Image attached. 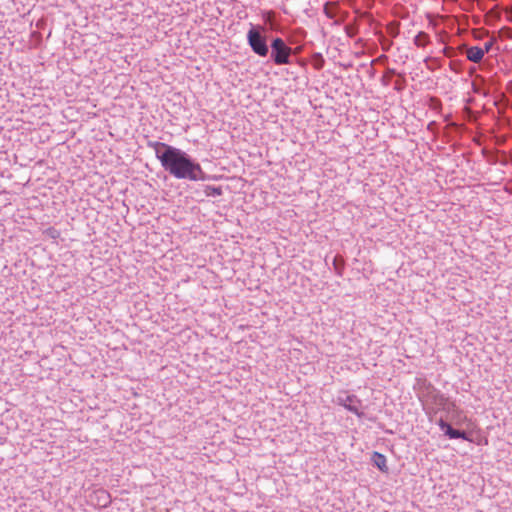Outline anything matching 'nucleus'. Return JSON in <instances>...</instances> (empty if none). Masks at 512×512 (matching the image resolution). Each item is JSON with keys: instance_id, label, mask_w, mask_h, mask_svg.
Masks as SVG:
<instances>
[{"instance_id": "obj_1", "label": "nucleus", "mask_w": 512, "mask_h": 512, "mask_svg": "<svg viewBox=\"0 0 512 512\" xmlns=\"http://www.w3.org/2000/svg\"><path fill=\"white\" fill-rule=\"evenodd\" d=\"M147 146L154 150L162 168L175 179L189 181L208 179L209 176L201 165L182 149L159 141H148Z\"/></svg>"}, {"instance_id": "obj_2", "label": "nucleus", "mask_w": 512, "mask_h": 512, "mask_svg": "<svg viewBox=\"0 0 512 512\" xmlns=\"http://www.w3.org/2000/svg\"><path fill=\"white\" fill-rule=\"evenodd\" d=\"M247 44L254 54L259 57H266L269 54L270 45L266 36V27L250 23L246 34Z\"/></svg>"}, {"instance_id": "obj_3", "label": "nucleus", "mask_w": 512, "mask_h": 512, "mask_svg": "<svg viewBox=\"0 0 512 512\" xmlns=\"http://www.w3.org/2000/svg\"><path fill=\"white\" fill-rule=\"evenodd\" d=\"M426 409L428 414L436 415L440 411L450 414L455 411L456 404L440 391L433 389L427 395Z\"/></svg>"}, {"instance_id": "obj_4", "label": "nucleus", "mask_w": 512, "mask_h": 512, "mask_svg": "<svg viewBox=\"0 0 512 512\" xmlns=\"http://www.w3.org/2000/svg\"><path fill=\"white\" fill-rule=\"evenodd\" d=\"M270 48V59L275 65L281 66L291 63L293 50L282 38H273L270 43Z\"/></svg>"}, {"instance_id": "obj_5", "label": "nucleus", "mask_w": 512, "mask_h": 512, "mask_svg": "<svg viewBox=\"0 0 512 512\" xmlns=\"http://www.w3.org/2000/svg\"><path fill=\"white\" fill-rule=\"evenodd\" d=\"M336 403L358 417H362L364 415V413L360 411L362 402L354 394L339 395L336 399Z\"/></svg>"}, {"instance_id": "obj_6", "label": "nucleus", "mask_w": 512, "mask_h": 512, "mask_svg": "<svg viewBox=\"0 0 512 512\" xmlns=\"http://www.w3.org/2000/svg\"><path fill=\"white\" fill-rule=\"evenodd\" d=\"M437 424L441 431L444 432V435L450 439H463L466 441H470L467 433L463 430L454 429L449 423H447L443 417L437 421Z\"/></svg>"}, {"instance_id": "obj_7", "label": "nucleus", "mask_w": 512, "mask_h": 512, "mask_svg": "<svg viewBox=\"0 0 512 512\" xmlns=\"http://www.w3.org/2000/svg\"><path fill=\"white\" fill-rule=\"evenodd\" d=\"M91 501L94 502L96 506L105 508L111 503V496L105 489H97L91 495Z\"/></svg>"}, {"instance_id": "obj_8", "label": "nucleus", "mask_w": 512, "mask_h": 512, "mask_svg": "<svg viewBox=\"0 0 512 512\" xmlns=\"http://www.w3.org/2000/svg\"><path fill=\"white\" fill-rule=\"evenodd\" d=\"M466 57L473 63H480L484 57V50L478 46L470 47L467 49Z\"/></svg>"}, {"instance_id": "obj_9", "label": "nucleus", "mask_w": 512, "mask_h": 512, "mask_svg": "<svg viewBox=\"0 0 512 512\" xmlns=\"http://www.w3.org/2000/svg\"><path fill=\"white\" fill-rule=\"evenodd\" d=\"M371 460L380 471L388 472L387 459L383 454L373 452Z\"/></svg>"}, {"instance_id": "obj_10", "label": "nucleus", "mask_w": 512, "mask_h": 512, "mask_svg": "<svg viewBox=\"0 0 512 512\" xmlns=\"http://www.w3.org/2000/svg\"><path fill=\"white\" fill-rule=\"evenodd\" d=\"M417 47H424L430 42L429 35L426 32L420 31L413 39Z\"/></svg>"}, {"instance_id": "obj_11", "label": "nucleus", "mask_w": 512, "mask_h": 512, "mask_svg": "<svg viewBox=\"0 0 512 512\" xmlns=\"http://www.w3.org/2000/svg\"><path fill=\"white\" fill-rule=\"evenodd\" d=\"M204 194L207 197H217L223 194L221 186L206 185L204 187Z\"/></svg>"}, {"instance_id": "obj_12", "label": "nucleus", "mask_w": 512, "mask_h": 512, "mask_svg": "<svg viewBox=\"0 0 512 512\" xmlns=\"http://www.w3.org/2000/svg\"><path fill=\"white\" fill-rule=\"evenodd\" d=\"M495 42H496V38H492L490 41H488L484 44V47L482 48V50H484V54L488 53L492 49Z\"/></svg>"}, {"instance_id": "obj_13", "label": "nucleus", "mask_w": 512, "mask_h": 512, "mask_svg": "<svg viewBox=\"0 0 512 512\" xmlns=\"http://www.w3.org/2000/svg\"><path fill=\"white\" fill-rule=\"evenodd\" d=\"M328 6H329V3H326V4L324 5V13H325V15H326L327 17H329V18H333V17H334V15H333L332 13H330V9H328Z\"/></svg>"}, {"instance_id": "obj_14", "label": "nucleus", "mask_w": 512, "mask_h": 512, "mask_svg": "<svg viewBox=\"0 0 512 512\" xmlns=\"http://www.w3.org/2000/svg\"><path fill=\"white\" fill-rule=\"evenodd\" d=\"M274 18V13L272 11H269L265 15V21L271 22Z\"/></svg>"}, {"instance_id": "obj_15", "label": "nucleus", "mask_w": 512, "mask_h": 512, "mask_svg": "<svg viewBox=\"0 0 512 512\" xmlns=\"http://www.w3.org/2000/svg\"><path fill=\"white\" fill-rule=\"evenodd\" d=\"M443 53H444V55H446L447 57H450V56L452 55V53H451V48H449V47H445V48L443 49Z\"/></svg>"}, {"instance_id": "obj_16", "label": "nucleus", "mask_w": 512, "mask_h": 512, "mask_svg": "<svg viewBox=\"0 0 512 512\" xmlns=\"http://www.w3.org/2000/svg\"><path fill=\"white\" fill-rule=\"evenodd\" d=\"M334 266H335V269L338 270L336 259L334 260Z\"/></svg>"}]
</instances>
